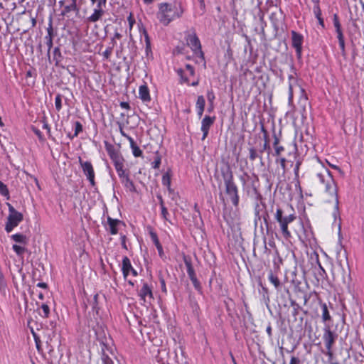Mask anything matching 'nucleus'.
I'll return each mask as SVG.
<instances>
[{"instance_id": "obj_61", "label": "nucleus", "mask_w": 364, "mask_h": 364, "mask_svg": "<svg viewBox=\"0 0 364 364\" xmlns=\"http://www.w3.org/2000/svg\"><path fill=\"white\" fill-rule=\"evenodd\" d=\"M258 156L256 150L254 148L250 149V159L254 161Z\"/></svg>"}, {"instance_id": "obj_35", "label": "nucleus", "mask_w": 364, "mask_h": 364, "mask_svg": "<svg viewBox=\"0 0 364 364\" xmlns=\"http://www.w3.org/2000/svg\"><path fill=\"white\" fill-rule=\"evenodd\" d=\"M205 101L203 96H199L196 102V109L198 114H203L204 112Z\"/></svg>"}, {"instance_id": "obj_31", "label": "nucleus", "mask_w": 364, "mask_h": 364, "mask_svg": "<svg viewBox=\"0 0 364 364\" xmlns=\"http://www.w3.org/2000/svg\"><path fill=\"white\" fill-rule=\"evenodd\" d=\"M259 211H260L259 210V205L258 204H257L256 207L255 208V225H257L258 220H261L262 218H263L264 221L265 222V223L267 224V218H268L267 213L264 212V215H260Z\"/></svg>"}, {"instance_id": "obj_23", "label": "nucleus", "mask_w": 364, "mask_h": 364, "mask_svg": "<svg viewBox=\"0 0 364 364\" xmlns=\"http://www.w3.org/2000/svg\"><path fill=\"white\" fill-rule=\"evenodd\" d=\"M98 294H95L92 299H87V304L84 302L85 308H87V305L92 306V309L93 311H96L97 314H98V311L100 309L98 306Z\"/></svg>"}, {"instance_id": "obj_15", "label": "nucleus", "mask_w": 364, "mask_h": 364, "mask_svg": "<svg viewBox=\"0 0 364 364\" xmlns=\"http://www.w3.org/2000/svg\"><path fill=\"white\" fill-rule=\"evenodd\" d=\"M104 143L105 149L112 161H114L122 156L119 150H117L114 145L109 144L107 141H105Z\"/></svg>"}, {"instance_id": "obj_24", "label": "nucleus", "mask_w": 364, "mask_h": 364, "mask_svg": "<svg viewBox=\"0 0 364 364\" xmlns=\"http://www.w3.org/2000/svg\"><path fill=\"white\" fill-rule=\"evenodd\" d=\"M128 141L130 143V148L132 149V154L135 157L143 156V152L140 148L137 146L132 137H128Z\"/></svg>"}, {"instance_id": "obj_17", "label": "nucleus", "mask_w": 364, "mask_h": 364, "mask_svg": "<svg viewBox=\"0 0 364 364\" xmlns=\"http://www.w3.org/2000/svg\"><path fill=\"white\" fill-rule=\"evenodd\" d=\"M321 307V318L322 321L325 325L329 324L332 322V317L330 315V312L328 311V306L326 303L320 302Z\"/></svg>"}, {"instance_id": "obj_21", "label": "nucleus", "mask_w": 364, "mask_h": 364, "mask_svg": "<svg viewBox=\"0 0 364 364\" xmlns=\"http://www.w3.org/2000/svg\"><path fill=\"white\" fill-rule=\"evenodd\" d=\"M268 280L274 285L278 292L282 290L283 284L278 277L273 273L272 270H270L268 274Z\"/></svg>"}, {"instance_id": "obj_59", "label": "nucleus", "mask_w": 364, "mask_h": 364, "mask_svg": "<svg viewBox=\"0 0 364 364\" xmlns=\"http://www.w3.org/2000/svg\"><path fill=\"white\" fill-rule=\"evenodd\" d=\"M41 122L43 124V128L47 129V132L50 135V127H49V125H48V122L46 121V117L45 115H43V119L41 120Z\"/></svg>"}, {"instance_id": "obj_33", "label": "nucleus", "mask_w": 364, "mask_h": 364, "mask_svg": "<svg viewBox=\"0 0 364 364\" xmlns=\"http://www.w3.org/2000/svg\"><path fill=\"white\" fill-rule=\"evenodd\" d=\"M189 306L191 309L193 314H195L196 316H198L200 307L198 304V301H196V299L194 297L190 296Z\"/></svg>"}, {"instance_id": "obj_13", "label": "nucleus", "mask_w": 364, "mask_h": 364, "mask_svg": "<svg viewBox=\"0 0 364 364\" xmlns=\"http://www.w3.org/2000/svg\"><path fill=\"white\" fill-rule=\"evenodd\" d=\"M149 233L151 241L153 242V243L154 244V245L156 246V247L158 250L159 255L160 256L161 258H163L164 257V252L163 247L159 240L156 232L153 230L152 228L149 227Z\"/></svg>"}, {"instance_id": "obj_45", "label": "nucleus", "mask_w": 364, "mask_h": 364, "mask_svg": "<svg viewBox=\"0 0 364 364\" xmlns=\"http://www.w3.org/2000/svg\"><path fill=\"white\" fill-rule=\"evenodd\" d=\"M116 44V42L112 40V46L110 47L107 48V49L103 52L102 55L105 59L108 60L112 53L113 48L114 45Z\"/></svg>"}, {"instance_id": "obj_46", "label": "nucleus", "mask_w": 364, "mask_h": 364, "mask_svg": "<svg viewBox=\"0 0 364 364\" xmlns=\"http://www.w3.org/2000/svg\"><path fill=\"white\" fill-rule=\"evenodd\" d=\"M53 60L58 64L62 58L60 50L58 47H55L53 50Z\"/></svg>"}, {"instance_id": "obj_63", "label": "nucleus", "mask_w": 364, "mask_h": 364, "mask_svg": "<svg viewBox=\"0 0 364 364\" xmlns=\"http://www.w3.org/2000/svg\"><path fill=\"white\" fill-rule=\"evenodd\" d=\"M313 12H314L316 18L321 16V10L320 6H314Z\"/></svg>"}, {"instance_id": "obj_9", "label": "nucleus", "mask_w": 364, "mask_h": 364, "mask_svg": "<svg viewBox=\"0 0 364 364\" xmlns=\"http://www.w3.org/2000/svg\"><path fill=\"white\" fill-rule=\"evenodd\" d=\"M291 46L295 49L297 58L301 59L302 55V44L304 41V36L295 31H291Z\"/></svg>"}, {"instance_id": "obj_56", "label": "nucleus", "mask_w": 364, "mask_h": 364, "mask_svg": "<svg viewBox=\"0 0 364 364\" xmlns=\"http://www.w3.org/2000/svg\"><path fill=\"white\" fill-rule=\"evenodd\" d=\"M159 282H160V284H161V291L166 294L167 293V289H166V282H165V280L164 279V277L159 274Z\"/></svg>"}, {"instance_id": "obj_47", "label": "nucleus", "mask_w": 364, "mask_h": 364, "mask_svg": "<svg viewBox=\"0 0 364 364\" xmlns=\"http://www.w3.org/2000/svg\"><path fill=\"white\" fill-rule=\"evenodd\" d=\"M161 163V157L160 155L157 154L154 157V161L151 163V167L154 169H158L160 167Z\"/></svg>"}, {"instance_id": "obj_60", "label": "nucleus", "mask_w": 364, "mask_h": 364, "mask_svg": "<svg viewBox=\"0 0 364 364\" xmlns=\"http://www.w3.org/2000/svg\"><path fill=\"white\" fill-rule=\"evenodd\" d=\"M289 364H302V363L299 357L291 355L290 358Z\"/></svg>"}, {"instance_id": "obj_16", "label": "nucleus", "mask_w": 364, "mask_h": 364, "mask_svg": "<svg viewBox=\"0 0 364 364\" xmlns=\"http://www.w3.org/2000/svg\"><path fill=\"white\" fill-rule=\"evenodd\" d=\"M284 290L288 296V299L290 301V305L293 308L291 314L294 317V320H296V316H298L299 311L302 310V308L301 307V306L299 304H297L295 300L291 299V293H290L289 290L287 288H285Z\"/></svg>"}, {"instance_id": "obj_43", "label": "nucleus", "mask_w": 364, "mask_h": 364, "mask_svg": "<svg viewBox=\"0 0 364 364\" xmlns=\"http://www.w3.org/2000/svg\"><path fill=\"white\" fill-rule=\"evenodd\" d=\"M162 184L168 187V191L171 192V176L168 173H166L162 176Z\"/></svg>"}, {"instance_id": "obj_11", "label": "nucleus", "mask_w": 364, "mask_h": 364, "mask_svg": "<svg viewBox=\"0 0 364 364\" xmlns=\"http://www.w3.org/2000/svg\"><path fill=\"white\" fill-rule=\"evenodd\" d=\"M122 272L124 279H127L129 273H132L134 277L138 275L136 270L133 268L130 259L127 256H124L122 259Z\"/></svg>"}, {"instance_id": "obj_49", "label": "nucleus", "mask_w": 364, "mask_h": 364, "mask_svg": "<svg viewBox=\"0 0 364 364\" xmlns=\"http://www.w3.org/2000/svg\"><path fill=\"white\" fill-rule=\"evenodd\" d=\"M260 286L262 287V294L263 299L267 301H269V291L268 289L266 287L262 286V282L259 283Z\"/></svg>"}, {"instance_id": "obj_19", "label": "nucleus", "mask_w": 364, "mask_h": 364, "mask_svg": "<svg viewBox=\"0 0 364 364\" xmlns=\"http://www.w3.org/2000/svg\"><path fill=\"white\" fill-rule=\"evenodd\" d=\"M183 259L184 264L186 267L188 277L191 278V277L196 276L195 269L193 267L192 259H191V256L183 255Z\"/></svg>"}, {"instance_id": "obj_32", "label": "nucleus", "mask_w": 364, "mask_h": 364, "mask_svg": "<svg viewBox=\"0 0 364 364\" xmlns=\"http://www.w3.org/2000/svg\"><path fill=\"white\" fill-rule=\"evenodd\" d=\"M11 240L15 241L16 243L21 245H26L28 243L27 237L22 233H16L11 236Z\"/></svg>"}, {"instance_id": "obj_42", "label": "nucleus", "mask_w": 364, "mask_h": 364, "mask_svg": "<svg viewBox=\"0 0 364 364\" xmlns=\"http://www.w3.org/2000/svg\"><path fill=\"white\" fill-rule=\"evenodd\" d=\"M316 262L318 263V275L320 277L321 279H323L325 276H326V272L323 267L321 266L319 259H318V255L316 254Z\"/></svg>"}, {"instance_id": "obj_5", "label": "nucleus", "mask_w": 364, "mask_h": 364, "mask_svg": "<svg viewBox=\"0 0 364 364\" xmlns=\"http://www.w3.org/2000/svg\"><path fill=\"white\" fill-rule=\"evenodd\" d=\"M9 208V215L5 225L6 232H11L18 224L23 220V215L21 213L17 211L12 205L7 203Z\"/></svg>"}, {"instance_id": "obj_39", "label": "nucleus", "mask_w": 364, "mask_h": 364, "mask_svg": "<svg viewBox=\"0 0 364 364\" xmlns=\"http://www.w3.org/2000/svg\"><path fill=\"white\" fill-rule=\"evenodd\" d=\"M101 355L108 354L109 353L112 355H114V349L112 347L109 346L108 344L105 343L103 341L101 342Z\"/></svg>"}, {"instance_id": "obj_44", "label": "nucleus", "mask_w": 364, "mask_h": 364, "mask_svg": "<svg viewBox=\"0 0 364 364\" xmlns=\"http://www.w3.org/2000/svg\"><path fill=\"white\" fill-rule=\"evenodd\" d=\"M43 313H39V315L43 318H48L50 314V308L46 304H43L41 306Z\"/></svg>"}, {"instance_id": "obj_29", "label": "nucleus", "mask_w": 364, "mask_h": 364, "mask_svg": "<svg viewBox=\"0 0 364 364\" xmlns=\"http://www.w3.org/2000/svg\"><path fill=\"white\" fill-rule=\"evenodd\" d=\"M71 4L70 5H67L64 7L62 11L61 15L65 16L70 13V11H79V9L77 6V0H71Z\"/></svg>"}, {"instance_id": "obj_48", "label": "nucleus", "mask_w": 364, "mask_h": 364, "mask_svg": "<svg viewBox=\"0 0 364 364\" xmlns=\"http://www.w3.org/2000/svg\"><path fill=\"white\" fill-rule=\"evenodd\" d=\"M12 249L19 256L23 255L26 250L24 247L18 245H14Z\"/></svg>"}, {"instance_id": "obj_6", "label": "nucleus", "mask_w": 364, "mask_h": 364, "mask_svg": "<svg viewBox=\"0 0 364 364\" xmlns=\"http://www.w3.org/2000/svg\"><path fill=\"white\" fill-rule=\"evenodd\" d=\"M325 172L328 174V179L326 180V186H325V191L326 193H328L330 196H334L335 198V207H334V212L333 215L334 216L336 214L338 213L339 210V200H338V190L336 184L332 177V175L328 169L325 170Z\"/></svg>"}, {"instance_id": "obj_52", "label": "nucleus", "mask_w": 364, "mask_h": 364, "mask_svg": "<svg viewBox=\"0 0 364 364\" xmlns=\"http://www.w3.org/2000/svg\"><path fill=\"white\" fill-rule=\"evenodd\" d=\"M32 131L35 133V134L38 136V139L41 141H44L45 139L43 137V135L42 132L36 127H32L31 128Z\"/></svg>"}, {"instance_id": "obj_55", "label": "nucleus", "mask_w": 364, "mask_h": 364, "mask_svg": "<svg viewBox=\"0 0 364 364\" xmlns=\"http://www.w3.org/2000/svg\"><path fill=\"white\" fill-rule=\"evenodd\" d=\"M176 73L181 77L183 82L188 83V79L184 76V70L182 68L177 69Z\"/></svg>"}, {"instance_id": "obj_62", "label": "nucleus", "mask_w": 364, "mask_h": 364, "mask_svg": "<svg viewBox=\"0 0 364 364\" xmlns=\"http://www.w3.org/2000/svg\"><path fill=\"white\" fill-rule=\"evenodd\" d=\"M161 217L164 220H168V216L169 215V213H168V210L166 208V206L161 208Z\"/></svg>"}, {"instance_id": "obj_58", "label": "nucleus", "mask_w": 364, "mask_h": 364, "mask_svg": "<svg viewBox=\"0 0 364 364\" xmlns=\"http://www.w3.org/2000/svg\"><path fill=\"white\" fill-rule=\"evenodd\" d=\"M46 36H54L53 28V23H52V19L51 18L49 21L48 26L47 28V35Z\"/></svg>"}, {"instance_id": "obj_8", "label": "nucleus", "mask_w": 364, "mask_h": 364, "mask_svg": "<svg viewBox=\"0 0 364 364\" xmlns=\"http://www.w3.org/2000/svg\"><path fill=\"white\" fill-rule=\"evenodd\" d=\"M337 338L338 334L331 329V325H324L323 340L326 350H330V348H333Z\"/></svg>"}, {"instance_id": "obj_64", "label": "nucleus", "mask_w": 364, "mask_h": 364, "mask_svg": "<svg viewBox=\"0 0 364 364\" xmlns=\"http://www.w3.org/2000/svg\"><path fill=\"white\" fill-rule=\"evenodd\" d=\"M276 162L277 163H279L282 168L285 170V168H286V162H287V160L284 157H282V158H279V159H277L276 160Z\"/></svg>"}, {"instance_id": "obj_37", "label": "nucleus", "mask_w": 364, "mask_h": 364, "mask_svg": "<svg viewBox=\"0 0 364 364\" xmlns=\"http://www.w3.org/2000/svg\"><path fill=\"white\" fill-rule=\"evenodd\" d=\"M0 194L6 198V199L10 198L9 191L7 188V186L4 184L2 181H0Z\"/></svg>"}, {"instance_id": "obj_4", "label": "nucleus", "mask_w": 364, "mask_h": 364, "mask_svg": "<svg viewBox=\"0 0 364 364\" xmlns=\"http://www.w3.org/2000/svg\"><path fill=\"white\" fill-rule=\"evenodd\" d=\"M187 45L190 47L192 51L199 58L204 60V53L202 50L200 41L197 36L194 28L186 33L185 37Z\"/></svg>"}, {"instance_id": "obj_12", "label": "nucleus", "mask_w": 364, "mask_h": 364, "mask_svg": "<svg viewBox=\"0 0 364 364\" xmlns=\"http://www.w3.org/2000/svg\"><path fill=\"white\" fill-rule=\"evenodd\" d=\"M215 121V117H210V115H205L201 122V131L203 132L202 140H204L208 135L210 127L214 124Z\"/></svg>"}, {"instance_id": "obj_28", "label": "nucleus", "mask_w": 364, "mask_h": 364, "mask_svg": "<svg viewBox=\"0 0 364 364\" xmlns=\"http://www.w3.org/2000/svg\"><path fill=\"white\" fill-rule=\"evenodd\" d=\"M279 139L276 135V134L274 133V142H273V147L274 149V155L277 156H280L282 152H283L284 151V146H280L279 144Z\"/></svg>"}, {"instance_id": "obj_54", "label": "nucleus", "mask_w": 364, "mask_h": 364, "mask_svg": "<svg viewBox=\"0 0 364 364\" xmlns=\"http://www.w3.org/2000/svg\"><path fill=\"white\" fill-rule=\"evenodd\" d=\"M61 105H62L61 96L60 95H58L55 99V109L58 112L60 111V109L61 108Z\"/></svg>"}, {"instance_id": "obj_7", "label": "nucleus", "mask_w": 364, "mask_h": 364, "mask_svg": "<svg viewBox=\"0 0 364 364\" xmlns=\"http://www.w3.org/2000/svg\"><path fill=\"white\" fill-rule=\"evenodd\" d=\"M293 123L296 127L303 129L306 134H309V129L311 123L313 121L311 115H292Z\"/></svg>"}, {"instance_id": "obj_2", "label": "nucleus", "mask_w": 364, "mask_h": 364, "mask_svg": "<svg viewBox=\"0 0 364 364\" xmlns=\"http://www.w3.org/2000/svg\"><path fill=\"white\" fill-rule=\"evenodd\" d=\"M183 11L181 3H161L159 4L156 17L161 23L168 26L174 19L181 18Z\"/></svg>"}, {"instance_id": "obj_25", "label": "nucleus", "mask_w": 364, "mask_h": 364, "mask_svg": "<svg viewBox=\"0 0 364 364\" xmlns=\"http://www.w3.org/2000/svg\"><path fill=\"white\" fill-rule=\"evenodd\" d=\"M142 34L144 36V40H145V44H146V48H145V53L146 55L149 57V55H152V51H151V41L149 36V34L146 31V30L143 28L142 31H140Z\"/></svg>"}, {"instance_id": "obj_18", "label": "nucleus", "mask_w": 364, "mask_h": 364, "mask_svg": "<svg viewBox=\"0 0 364 364\" xmlns=\"http://www.w3.org/2000/svg\"><path fill=\"white\" fill-rule=\"evenodd\" d=\"M79 162L82 167V171L87 176V178L89 176H92V175H95L94 168L91 162L84 161L82 160L80 157L79 158Z\"/></svg>"}, {"instance_id": "obj_50", "label": "nucleus", "mask_w": 364, "mask_h": 364, "mask_svg": "<svg viewBox=\"0 0 364 364\" xmlns=\"http://www.w3.org/2000/svg\"><path fill=\"white\" fill-rule=\"evenodd\" d=\"M53 36H46V45L48 46V55H50V50L53 47Z\"/></svg>"}, {"instance_id": "obj_3", "label": "nucleus", "mask_w": 364, "mask_h": 364, "mask_svg": "<svg viewBox=\"0 0 364 364\" xmlns=\"http://www.w3.org/2000/svg\"><path fill=\"white\" fill-rule=\"evenodd\" d=\"M296 218L294 210L288 205L284 206L277 205L274 219L279 224L281 233L285 239L291 237V232L288 229L289 223Z\"/></svg>"}, {"instance_id": "obj_51", "label": "nucleus", "mask_w": 364, "mask_h": 364, "mask_svg": "<svg viewBox=\"0 0 364 364\" xmlns=\"http://www.w3.org/2000/svg\"><path fill=\"white\" fill-rule=\"evenodd\" d=\"M250 176L247 173L245 172L242 175L240 176V180L242 182L243 189L246 188L247 180L250 179Z\"/></svg>"}, {"instance_id": "obj_36", "label": "nucleus", "mask_w": 364, "mask_h": 364, "mask_svg": "<svg viewBox=\"0 0 364 364\" xmlns=\"http://www.w3.org/2000/svg\"><path fill=\"white\" fill-rule=\"evenodd\" d=\"M124 161V160L122 156H121V157H119V158L112 161L117 172H119L122 170H123Z\"/></svg>"}, {"instance_id": "obj_40", "label": "nucleus", "mask_w": 364, "mask_h": 364, "mask_svg": "<svg viewBox=\"0 0 364 364\" xmlns=\"http://www.w3.org/2000/svg\"><path fill=\"white\" fill-rule=\"evenodd\" d=\"M189 279L191 281L196 291H198L200 294H202L203 293L202 286H201L200 282L197 279V277L195 276V277L189 278Z\"/></svg>"}, {"instance_id": "obj_41", "label": "nucleus", "mask_w": 364, "mask_h": 364, "mask_svg": "<svg viewBox=\"0 0 364 364\" xmlns=\"http://www.w3.org/2000/svg\"><path fill=\"white\" fill-rule=\"evenodd\" d=\"M253 177L255 179L251 183V186H252V191H253L254 193L257 196V197L261 198V194L259 193L258 188L255 184L256 182L259 181L258 176L255 174H253Z\"/></svg>"}, {"instance_id": "obj_57", "label": "nucleus", "mask_w": 364, "mask_h": 364, "mask_svg": "<svg viewBox=\"0 0 364 364\" xmlns=\"http://www.w3.org/2000/svg\"><path fill=\"white\" fill-rule=\"evenodd\" d=\"M289 100H291L293 97V88H292V80H294V77L292 75L289 76Z\"/></svg>"}, {"instance_id": "obj_20", "label": "nucleus", "mask_w": 364, "mask_h": 364, "mask_svg": "<svg viewBox=\"0 0 364 364\" xmlns=\"http://www.w3.org/2000/svg\"><path fill=\"white\" fill-rule=\"evenodd\" d=\"M139 295L140 296L141 300L144 302L146 301V297L149 296L150 299H153V293L151 288L149 286V284L146 282L143 284L141 289L139 291Z\"/></svg>"}, {"instance_id": "obj_1", "label": "nucleus", "mask_w": 364, "mask_h": 364, "mask_svg": "<svg viewBox=\"0 0 364 364\" xmlns=\"http://www.w3.org/2000/svg\"><path fill=\"white\" fill-rule=\"evenodd\" d=\"M220 175L224 182L225 193L235 207H237L240 202L239 190L234 181L232 168L228 163H225L220 167Z\"/></svg>"}, {"instance_id": "obj_27", "label": "nucleus", "mask_w": 364, "mask_h": 364, "mask_svg": "<svg viewBox=\"0 0 364 364\" xmlns=\"http://www.w3.org/2000/svg\"><path fill=\"white\" fill-rule=\"evenodd\" d=\"M310 109V105L306 99L300 100L299 106L296 107V112L302 114L306 113Z\"/></svg>"}, {"instance_id": "obj_10", "label": "nucleus", "mask_w": 364, "mask_h": 364, "mask_svg": "<svg viewBox=\"0 0 364 364\" xmlns=\"http://www.w3.org/2000/svg\"><path fill=\"white\" fill-rule=\"evenodd\" d=\"M102 225L105 230L111 235H117L118 233V227L120 225H125L124 222L119 219H113L110 216H107V222H102Z\"/></svg>"}, {"instance_id": "obj_53", "label": "nucleus", "mask_w": 364, "mask_h": 364, "mask_svg": "<svg viewBox=\"0 0 364 364\" xmlns=\"http://www.w3.org/2000/svg\"><path fill=\"white\" fill-rule=\"evenodd\" d=\"M82 132V125L79 122L75 123V133L73 136H77L80 132Z\"/></svg>"}, {"instance_id": "obj_34", "label": "nucleus", "mask_w": 364, "mask_h": 364, "mask_svg": "<svg viewBox=\"0 0 364 364\" xmlns=\"http://www.w3.org/2000/svg\"><path fill=\"white\" fill-rule=\"evenodd\" d=\"M262 116L263 115H258V120L260 125L261 131L263 133L264 141H266V140L268 141V132L266 129L264 119L262 117Z\"/></svg>"}, {"instance_id": "obj_22", "label": "nucleus", "mask_w": 364, "mask_h": 364, "mask_svg": "<svg viewBox=\"0 0 364 364\" xmlns=\"http://www.w3.org/2000/svg\"><path fill=\"white\" fill-rule=\"evenodd\" d=\"M303 241L311 242L312 240H315L313 230L311 227H303V235L299 236Z\"/></svg>"}, {"instance_id": "obj_26", "label": "nucleus", "mask_w": 364, "mask_h": 364, "mask_svg": "<svg viewBox=\"0 0 364 364\" xmlns=\"http://www.w3.org/2000/svg\"><path fill=\"white\" fill-rule=\"evenodd\" d=\"M139 98L143 102H149L150 100L149 90L146 85H141L139 90Z\"/></svg>"}, {"instance_id": "obj_30", "label": "nucleus", "mask_w": 364, "mask_h": 364, "mask_svg": "<svg viewBox=\"0 0 364 364\" xmlns=\"http://www.w3.org/2000/svg\"><path fill=\"white\" fill-rule=\"evenodd\" d=\"M122 183L124 185L125 188L131 192V193H136V188L132 180L130 179L129 177H126L125 179L123 180Z\"/></svg>"}, {"instance_id": "obj_38", "label": "nucleus", "mask_w": 364, "mask_h": 364, "mask_svg": "<svg viewBox=\"0 0 364 364\" xmlns=\"http://www.w3.org/2000/svg\"><path fill=\"white\" fill-rule=\"evenodd\" d=\"M333 26L335 27L336 33L343 32L342 28H341V24L339 18H338V16L336 14H335L333 15Z\"/></svg>"}, {"instance_id": "obj_14", "label": "nucleus", "mask_w": 364, "mask_h": 364, "mask_svg": "<svg viewBox=\"0 0 364 364\" xmlns=\"http://www.w3.org/2000/svg\"><path fill=\"white\" fill-rule=\"evenodd\" d=\"M105 13V11L104 9L97 7V6H96L93 10L92 14L87 18L86 21L89 23H95L102 18Z\"/></svg>"}]
</instances>
